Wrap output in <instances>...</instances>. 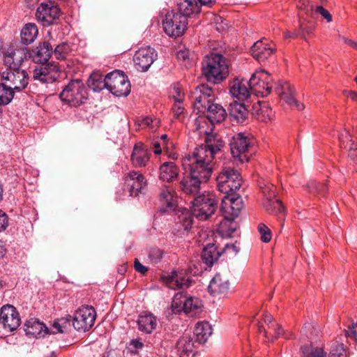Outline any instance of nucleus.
<instances>
[{"instance_id":"nucleus-1","label":"nucleus","mask_w":357,"mask_h":357,"mask_svg":"<svg viewBox=\"0 0 357 357\" xmlns=\"http://www.w3.org/2000/svg\"><path fill=\"white\" fill-rule=\"evenodd\" d=\"M222 147L220 139L209 136L206 144L197 147L191 155L183 159V166L185 171H189L180 182V188L184 193L195 195L199 192L201 183L211 177L215 155L220 153Z\"/></svg>"},{"instance_id":"nucleus-2","label":"nucleus","mask_w":357,"mask_h":357,"mask_svg":"<svg viewBox=\"0 0 357 357\" xmlns=\"http://www.w3.org/2000/svg\"><path fill=\"white\" fill-rule=\"evenodd\" d=\"M213 90L207 84L197 86L192 96L194 100V110H197V114L204 113L206 111L207 112L206 116H199L195 121V130L199 134L205 135V143L204 144H206V138L209 136H212L223 142L220 137L211 133L212 125L215 123H220L227 115L226 110L223 107L213 102ZM222 144L224 145V143Z\"/></svg>"},{"instance_id":"nucleus-3","label":"nucleus","mask_w":357,"mask_h":357,"mask_svg":"<svg viewBox=\"0 0 357 357\" xmlns=\"http://www.w3.org/2000/svg\"><path fill=\"white\" fill-rule=\"evenodd\" d=\"M202 74L208 82L213 84L220 83L229 75V66L226 59L216 53L207 55L202 63Z\"/></svg>"},{"instance_id":"nucleus-4","label":"nucleus","mask_w":357,"mask_h":357,"mask_svg":"<svg viewBox=\"0 0 357 357\" xmlns=\"http://www.w3.org/2000/svg\"><path fill=\"white\" fill-rule=\"evenodd\" d=\"M191 203L192 215L200 220H206L215 211L218 201L213 194L207 192L196 197Z\"/></svg>"},{"instance_id":"nucleus-5","label":"nucleus","mask_w":357,"mask_h":357,"mask_svg":"<svg viewBox=\"0 0 357 357\" xmlns=\"http://www.w3.org/2000/svg\"><path fill=\"white\" fill-rule=\"evenodd\" d=\"M87 98L86 88L80 79L71 80L60 93L61 101L72 107L79 106Z\"/></svg>"},{"instance_id":"nucleus-6","label":"nucleus","mask_w":357,"mask_h":357,"mask_svg":"<svg viewBox=\"0 0 357 357\" xmlns=\"http://www.w3.org/2000/svg\"><path fill=\"white\" fill-rule=\"evenodd\" d=\"M216 181L219 191L225 195L235 192L241 185L239 173L231 167H224L217 176Z\"/></svg>"},{"instance_id":"nucleus-7","label":"nucleus","mask_w":357,"mask_h":357,"mask_svg":"<svg viewBox=\"0 0 357 357\" xmlns=\"http://www.w3.org/2000/svg\"><path fill=\"white\" fill-rule=\"evenodd\" d=\"M187 24L188 18L178 11L168 12L162 20L164 31L171 37L181 36L186 29Z\"/></svg>"},{"instance_id":"nucleus-8","label":"nucleus","mask_w":357,"mask_h":357,"mask_svg":"<svg viewBox=\"0 0 357 357\" xmlns=\"http://www.w3.org/2000/svg\"><path fill=\"white\" fill-rule=\"evenodd\" d=\"M268 73L264 70H257L249 80V86L252 93L256 96L265 97L270 94L273 84Z\"/></svg>"},{"instance_id":"nucleus-9","label":"nucleus","mask_w":357,"mask_h":357,"mask_svg":"<svg viewBox=\"0 0 357 357\" xmlns=\"http://www.w3.org/2000/svg\"><path fill=\"white\" fill-rule=\"evenodd\" d=\"M107 89L116 96H127L130 92V84L128 77L119 70L108 73Z\"/></svg>"},{"instance_id":"nucleus-10","label":"nucleus","mask_w":357,"mask_h":357,"mask_svg":"<svg viewBox=\"0 0 357 357\" xmlns=\"http://www.w3.org/2000/svg\"><path fill=\"white\" fill-rule=\"evenodd\" d=\"M264 195L263 205L270 213L278 215L284 212V206L280 199L275 198V186L270 183H262L259 185Z\"/></svg>"},{"instance_id":"nucleus-11","label":"nucleus","mask_w":357,"mask_h":357,"mask_svg":"<svg viewBox=\"0 0 357 357\" xmlns=\"http://www.w3.org/2000/svg\"><path fill=\"white\" fill-rule=\"evenodd\" d=\"M96 317V310L92 306H83L75 312L73 326L78 331H89L93 326Z\"/></svg>"},{"instance_id":"nucleus-12","label":"nucleus","mask_w":357,"mask_h":357,"mask_svg":"<svg viewBox=\"0 0 357 357\" xmlns=\"http://www.w3.org/2000/svg\"><path fill=\"white\" fill-rule=\"evenodd\" d=\"M2 79L13 91H20L29 83V76L24 70H6L1 74Z\"/></svg>"},{"instance_id":"nucleus-13","label":"nucleus","mask_w":357,"mask_h":357,"mask_svg":"<svg viewBox=\"0 0 357 357\" xmlns=\"http://www.w3.org/2000/svg\"><path fill=\"white\" fill-rule=\"evenodd\" d=\"M251 139L243 133L235 135L230 142L231 153L234 158H238L240 162L248 161L247 152L251 145Z\"/></svg>"},{"instance_id":"nucleus-14","label":"nucleus","mask_w":357,"mask_h":357,"mask_svg":"<svg viewBox=\"0 0 357 357\" xmlns=\"http://www.w3.org/2000/svg\"><path fill=\"white\" fill-rule=\"evenodd\" d=\"M60 9L54 3H42L37 8L36 16L38 20L45 26L56 22L60 16Z\"/></svg>"},{"instance_id":"nucleus-15","label":"nucleus","mask_w":357,"mask_h":357,"mask_svg":"<svg viewBox=\"0 0 357 357\" xmlns=\"http://www.w3.org/2000/svg\"><path fill=\"white\" fill-rule=\"evenodd\" d=\"M157 58L155 50L150 46L143 47L135 52L133 62L135 68L142 72L146 71Z\"/></svg>"},{"instance_id":"nucleus-16","label":"nucleus","mask_w":357,"mask_h":357,"mask_svg":"<svg viewBox=\"0 0 357 357\" xmlns=\"http://www.w3.org/2000/svg\"><path fill=\"white\" fill-rule=\"evenodd\" d=\"M59 67L54 63H43L37 66L33 74L35 80H38L43 84L52 83L60 76Z\"/></svg>"},{"instance_id":"nucleus-17","label":"nucleus","mask_w":357,"mask_h":357,"mask_svg":"<svg viewBox=\"0 0 357 357\" xmlns=\"http://www.w3.org/2000/svg\"><path fill=\"white\" fill-rule=\"evenodd\" d=\"M243 208L242 199L236 195L229 193L222 198L220 211L225 218H236Z\"/></svg>"},{"instance_id":"nucleus-18","label":"nucleus","mask_w":357,"mask_h":357,"mask_svg":"<svg viewBox=\"0 0 357 357\" xmlns=\"http://www.w3.org/2000/svg\"><path fill=\"white\" fill-rule=\"evenodd\" d=\"M0 323L5 329L12 332L15 331L21 324V319L16 308L10 305H4L0 312Z\"/></svg>"},{"instance_id":"nucleus-19","label":"nucleus","mask_w":357,"mask_h":357,"mask_svg":"<svg viewBox=\"0 0 357 357\" xmlns=\"http://www.w3.org/2000/svg\"><path fill=\"white\" fill-rule=\"evenodd\" d=\"M229 93L240 102L248 100L252 92L249 86V81L243 78H235L229 85Z\"/></svg>"},{"instance_id":"nucleus-20","label":"nucleus","mask_w":357,"mask_h":357,"mask_svg":"<svg viewBox=\"0 0 357 357\" xmlns=\"http://www.w3.org/2000/svg\"><path fill=\"white\" fill-rule=\"evenodd\" d=\"M275 91L290 107L298 110L304 109V105L296 99L294 89L289 83L286 82H279Z\"/></svg>"},{"instance_id":"nucleus-21","label":"nucleus","mask_w":357,"mask_h":357,"mask_svg":"<svg viewBox=\"0 0 357 357\" xmlns=\"http://www.w3.org/2000/svg\"><path fill=\"white\" fill-rule=\"evenodd\" d=\"M275 50V45L266 39H263L254 43L251 47V54L259 62H264L274 53Z\"/></svg>"},{"instance_id":"nucleus-22","label":"nucleus","mask_w":357,"mask_h":357,"mask_svg":"<svg viewBox=\"0 0 357 357\" xmlns=\"http://www.w3.org/2000/svg\"><path fill=\"white\" fill-rule=\"evenodd\" d=\"M125 183L130 196H137L146 185L144 176L137 171H132L125 178Z\"/></svg>"},{"instance_id":"nucleus-23","label":"nucleus","mask_w":357,"mask_h":357,"mask_svg":"<svg viewBox=\"0 0 357 357\" xmlns=\"http://www.w3.org/2000/svg\"><path fill=\"white\" fill-rule=\"evenodd\" d=\"M29 56L26 48H19L8 52L4 56V63L6 70H20V67L24 60Z\"/></svg>"},{"instance_id":"nucleus-24","label":"nucleus","mask_w":357,"mask_h":357,"mask_svg":"<svg viewBox=\"0 0 357 357\" xmlns=\"http://www.w3.org/2000/svg\"><path fill=\"white\" fill-rule=\"evenodd\" d=\"M150 156L151 152L147 146L142 143H138L133 148L130 160L135 167H144L149 163Z\"/></svg>"},{"instance_id":"nucleus-25","label":"nucleus","mask_w":357,"mask_h":357,"mask_svg":"<svg viewBox=\"0 0 357 357\" xmlns=\"http://www.w3.org/2000/svg\"><path fill=\"white\" fill-rule=\"evenodd\" d=\"M167 286L172 289L188 288L191 282L189 276L183 271H173L165 278Z\"/></svg>"},{"instance_id":"nucleus-26","label":"nucleus","mask_w":357,"mask_h":357,"mask_svg":"<svg viewBox=\"0 0 357 357\" xmlns=\"http://www.w3.org/2000/svg\"><path fill=\"white\" fill-rule=\"evenodd\" d=\"M208 289L213 296L225 295L229 289V280L219 273L216 274L211 280Z\"/></svg>"},{"instance_id":"nucleus-27","label":"nucleus","mask_w":357,"mask_h":357,"mask_svg":"<svg viewBox=\"0 0 357 357\" xmlns=\"http://www.w3.org/2000/svg\"><path fill=\"white\" fill-rule=\"evenodd\" d=\"M137 324L141 332L151 334L157 327L158 319L152 313L143 312L138 316Z\"/></svg>"},{"instance_id":"nucleus-28","label":"nucleus","mask_w":357,"mask_h":357,"mask_svg":"<svg viewBox=\"0 0 357 357\" xmlns=\"http://www.w3.org/2000/svg\"><path fill=\"white\" fill-rule=\"evenodd\" d=\"M178 174L179 168L173 162H165L159 169V178L164 182H174L177 179Z\"/></svg>"},{"instance_id":"nucleus-29","label":"nucleus","mask_w":357,"mask_h":357,"mask_svg":"<svg viewBox=\"0 0 357 357\" xmlns=\"http://www.w3.org/2000/svg\"><path fill=\"white\" fill-rule=\"evenodd\" d=\"M273 317L271 314H266L264 317V321L268 326V329L266 330L261 325L259 326V331L264 333V336L268 340L273 341V339H277L282 333L280 326L275 322H273Z\"/></svg>"},{"instance_id":"nucleus-30","label":"nucleus","mask_w":357,"mask_h":357,"mask_svg":"<svg viewBox=\"0 0 357 357\" xmlns=\"http://www.w3.org/2000/svg\"><path fill=\"white\" fill-rule=\"evenodd\" d=\"M229 116L231 121L236 123H243L248 116V109L245 105V102L233 101L229 104Z\"/></svg>"},{"instance_id":"nucleus-31","label":"nucleus","mask_w":357,"mask_h":357,"mask_svg":"<svg viewBox=\"0 0 357 357\" xmlns=\"http://www.w3.org/2000/svg\"><path fill=\"white\" fill-rule=\"evenodd\" d=\"M203 303L197 297L185 295L184 313L189 317H196L203 311Z\"/></svg>"},{"instance_id":"nucleus-32","label":"nucleus","mask_w":357,"mask_h":357,"mask_svg":"<svg viewBox=\"0 0 357 357\" xmlns=\"http://www.w3.org/2000/svg\"><path fill=\"white\" fill-rule=\"evenodd\" d=\"M24 331L26 335L30 337H38L44 333H48V328L39 320L31 318L24 323Z\"/></svg>"},{"instance_id":"nucleus-33","label":"nucleus","mask_w":357,"mask_h":357,"mask_svg":"<svg viewBox=\"0 0 357 357\" xmlns=\"http://www.w3.org/2000/svg\"><path fill=\"white\" fill-rule=\"evenodd\" d=\"M202 4L198 0H180L178 3V11L186 18L200 12Z\"/></svg>"},{"instance_id":"nucleus-34","label":"nucleus","mask_w":357,"mask_h":357,"mask_svg":"<svg viewBox=\"0 0 357 357\" xmlns=\"http://www.w3.org/2000/svg\"><path fill=\"white\" fill-rule=\"evenodd\" d=\"M213 333V328L209 322L203 321L197 323L194 330L196 340L200 344L205 343Z\"/></svg>"},{"instance_id":"nucleus-35","label":"nucleus","mask_w":357,"mask_h":357,"mask_svg":"<svg viewBox=\"0 0 357 357\" xmlns=\"http://www.w3.org/2000/svg\"><path fill=\"white\" fill-rule=\"evenodd\" d=\"M194 348V342L190 335H185L177 341L175 349L179 357H183L192 352Z\"/></svg>"},{"instance_id":"nucleus-36","label":"nucleus","mask_w":357,"mask_h":357,"mask_svg":"<svg viewBox=\"0 0 357 357\" xmlns=\"http://www.w3.org/2000/svg\"><path fill=\"white\" fill-rule=\"evenodd\" d=\"M221 254L222 252L217 250L213 243H208L203 250L202 258L206 264L211 266L219 259Z\"/></svg>"},{"instance_id":"nucleus-37","label":"nucleus","mask_w":357,"mask_h":357,"mask_svg":"<svg viewBox=\"0 0 357 357\" xmlns=\"http://www.w3.org/2000/svg\"><path fill=\"white\" fill-rule=\"evenodd\" d=\"M253 114L257 120L265 122L271 119L272 110L267 102H258L253 105Z\"/></svg>"},{"instance_id":"nucleus-38","label":"nucleus","mask_w":357,"mask_h":357,"mask_svg":"<svg viewBox=\"0 0 357 357\" xmlns=\"http://www.w3.org/2000/svg\"><path fill=\"white\" fill-rule=\"evenodd\" d=\"M88 86L96 92L100 91L105 88L107 89V75L104 77L98 72L93 73L88 80Z\"/></svg>"},{"instance_id":"nucleus-39","label":"nucleus","mask_w":357,"mask_h":357,"mask_svg":"<svg viewBox=\"0 0 357 357\" xmlns=\"http://www.w3.org/2000/svg\"><path fill=\"white\" fill-rule=\"evenodd\" d=\"M160 200L165 206L164 211L174 210L176 206V198L174 192L168 187L162 190L160 195Z\"/></svg>"},{"instance_id":"nucleus-40","label":"nucleus","mask_w":357,"mask_h":357,"mask_svg":"<svg viewBox=\"0 0 357 357\" xmlns=\"http://www.w3.org/2000/svg\"><path fill=\"white\" fill-rule=\"evenodd\" d=\"M52 50L51 45L47 42H44L37 47L33 60L36 63H41L47 61L52 54Z\"/></svg>"},{"instance_id":"nucleus-41","label":"nucleus","mask_w":357,"mask_h":357,"mask_svg":"<svg viewBox=\"0 0 357 357\" xmlns=\"http://www.w3.org/2000/svg\"><path fill=\"white\" fill-rule=\"evenodd\" d=\"M38 28L33 23L24 25L21 31V40L22 43L28 45L32 43L38 36Z\"/></svg>"},{"instance_id":"nucleus-42","label":"nucleus","mask_w":357,"mask_h":357,"mask_svg":"<svg viewBox=\"0 0 357 357\" xmlns=\"http://www.w3.org/2000/svg\"><path fill=\"white\" fill-rule=\"evenodd\" d=\"M71 322L73 323V319L70 315L55 320L53 322L51 333L54 334L64 333L70 328Z\"/></svg>"},{"instance_id":"nucleus-43","label":"nucleus","mask_w":357,"mask_h":357,"mask_svg":"<svg viewBox=\"0 0 357 357\" xmlns=\"http://www.w3.org/2000/svg\"><path fill=\"white\" fill-rule=\"evenodd\" d=\"M185 294L177 293L174 295L170 310L172 314H180L184 312Z\"/></svg>"},{"instance_id":"nucleus-44","label":"nucleus","mask_w":357,"mask_h":357,"mask_svg":"<svg viewBox=\"0 0 357 357\" xmlns=\"http://www.w3.org/2000/svg\"><path fill=\"white\" fill-rule=\"evenodd\" d=\"M234 218H225L220 222V231L222 235L231 236L236 229V224L233 221Z\"/></svg>"},{"instance_id":"nucleus-45","label":"nucleus","mask_w":357,"mask_h":357,"mask_svg":"<svg viewBox=\"0 0 357 357\" xmlns=\"http://www.w3.org/2000/svg\"><path fill=\"white\" fill-rule=\"evenodd\" d=\"M303 357H326V354L321 347H314L312 345L301 347Z\"/></svg>"},{"instance_id":"nucleus-46","label":"nucleus","mask_w":357,"mask_h":357,"mask_svg":"<svg viewBox=\"0 0 357 357\" xmlns=\"http://www.w3.org/2000/svg\"><path fill=\"white\" fill-rule=\"evenodd\" d=\"M14 91L6 84H0V105H8L13 98Z\"/></svg>"},{"instance_id":"nucleus-47","label":"nucleus","mask_w":357,"mask_h":357,"mask_svg":"<svg viewBox=\"0 0 357 357\" xmlns=\"http://www.w3.org/2000/svg\"><path fill=\"white\" fill-rule=\"evenodd\" d=\"M192 211L190 212L186 209L181 211V213L178 215L179 221L181 223L185 230L190 229L192 224Z\"/></svg>"},{"instance_id":"nucleus-48","label":"nucleus","mask_w":357,"mask_h":357,"mask_svg":"<svg viewBox=\"0 0 357 357\" xmlns=\"http://www.w3.org/2000/svg\"><path fill=\"white\" fill-rule=\"evenodd\" d=\"M328 357H347V353L343 344L335 343L330 349Z\"/></svg>"},{"instance_id":"nucleus-49","label":"nucleus","mask_w":357,"mask_h":357,"mask_svg":"<svg viewBox=\"0 0 357 357\" xmlns=\"http://www.w3.org/2000/svg\"><path fill=\"white\" fill-rule=\"evenodd\" d=\"M70 48L68 44L63 43L57 45L54 50V54L57 59H65L70 52Z\"/></svg>"},{"instance_id":"nucleus-50","label":"nucleus","mask_w":357,"mask_h":357,"mask_svg":"<svg viewBox=\"0 0 357 357\" xmlns=\"http://www.w3.org/2000/svg\"><path fill=\"white\" fill-rule=\"evenodd\" d=\"M340 141L344 148H348L350 150L357 149V144L353 140L350 134L345 131L344 134H342L340 137Z\"/></svg>"},{"instance_id":"nucleus-51","label":"nucleus","mask_w":357,"mask_h":357,"mask_svg":"<svg viewBox=\"0 0 357 357\" xmlns=\"http://www.w3.org/2000/svg\"><path fill=\"white\" fill-rule=\"evenodd\" d=\"M258 231L261 235V240L264 243H268L271 239V229L264 223L258 225Z\"/></svg>"},{"instance_id":"nucleus-52","label":"nucleus","mask_w":357,"mask_h":357,"mask_svg":"<svg viewBox=\"0 0 357 357\" xmlns=\"http://www.w3.org/2000/svg\"><path fill=\"white\" fill-rule=\"evenodd\" d=\"M144 343L139 339L132 340L128 345V349L132 354H137L144 348Z\"/></svg>"},{"instance_id":"nucleus-53","label":"nucleus","mask_w":357,"mask_h":357,"mask_svg":"<svg viewBox=\"0 0 357 357\" xmlns=\"http://www.w3.org/2000/svg\"><path fill=\"white\" fill-rule=\"evenodd\" d=\"M172 112L174 118L181 120L185 115V107L183 102H174L172 106Z\"/></svg>"},{"instance_id":"nucleus-54","label":"nucleus","mask_w":357,"mask_h":357,"mask_svg":"<svg viewBox=\"0 0 357 357\" xmlns=\"http://www.w3.org/2000/svg\"><path fill=\"white\" fill-rule=\"evenodd\" d=\"M171 96L174 99V102H183L184 93L178 84L174 85L171 91Z\"/></svg>"},{"instance_id":"nucleus-55","label":"nucleus","mask_w":357,"mask_h":357,"mask_svg":"<svg viewBox=\"0 0 357 357\" xmlns=\"http://www.w3.org/2000/svg\"><path fill=\"white\" fill-rule=\"evenodd\" d=\"M158 119L146 116L142 119L139 126L144 128L150 127L151 128L153 129L158 126Z\"/></svg>"},{"instance_id":"nucleus-56","label":"nucleus","mask_w":357,"mask_h":357,"mask_svg":"<svg viewBox=\"0 0 357 357\" xmlns=\"http://www.w3.org/2000/svg\"><path fill=\"white\" fill-rule=\"evenodd\" d=\"M312 31V26H307L303 23H301L299 29L296 33V36H299L303 38H305L307 35H310Z\"/></svg>"},{"instance_id":"nucleus-57","label":"nucleus","mask_w":357,"mask_h":357,"mask_svg":"<svg viewBox=\"0 0 357 357\" xmlns=\"http://www.w3.org/2000/svg\"><path fill=\"white\" fill-rule=\"evenodd\" d=\"M315 11L317 13L320 14L324 19H326L328 22H331L332 21V15L322 6H317Z\"/></svg>"},{"instance_id":"nucleus-58","label":"nucleus","mask_w":357,"mask_h":357,"mask_svg":"<svg viewBox=\"0 0 357 357\" xmlns=\"http://www.w3.org/2000/svg\"><path fill=\"white\" fill-rule=\"evenodd\" d=\"M8 226V216L5 212L0 209V231H3Z\"/></svg>"},{"instance_id":"nucleus-59","label":"nucleus","mask_w":357,"mask_h":357,"mask_svg":"<svg viewBox=\"0 0 357 357\" xmlns=\"http://www.w3.org/2000/svg\"><path fill=\"white\" fill-rule=\"evenodd\" d=\"M177 58L179 60H186L189 58V50L187 49H183L177 52Z\"/></svg>"},{"instance_id":"nucleus-60","label":"nucleus","mask_w":357,"mask_h":357,"mask_svg":"<svg viewBox=\"0 0 357 357\" xmlns=\"http://www.w3.org/2000/svg\"><path fill=\"white\" fill-rule=\"evenodd\" d=\"M162 143L159 141H155L153 143V152L156 155H159L162 153Z\"/></svg>"},{"instance_id":"nucleus-61","label":"nucleus","mask_w":357,"mask_h":357,"mask_svg":"<svg viewBox=\"0 0 357 357\" xmlns=\"http://www.w3.org/2000/svg\"><path fill=\"white\" fill-rule=\"evenodd\" d=\"M135 268L137 272L144 273L147 271V268L143 266L137 259L135 261Z\"/></svg>"},{"instance_id":"nucleus-62","label":"nucleus","mask_w":357,"mask_h":357,"mask_svg":"<svg viewBox=\"0 0 357 357\" xmlns=\"http://www.w3.org/2000/svg\"><path fill=\"white\" fill-rule=\"evenodd\" d=\"M343 93L345 96L350 98L353 100H355L357 102V93L356 92L353 91L344 90L343 91Z\"/></svg>"},{"instance_id":"nucleus-63","label":"nucleus","mask_w":357,"mask_h":357,"mask_svg":"<svg viewBox=\"0 0 357 357\" xmlns=\"http://www.w3.org/2000/svg\"><path fill=\"white\" fill-rule=\"evenodd\" d=\"M159 142L162 143L163 149H168L169 142L167 141V135H162L160 137Z\"/></svg>"},{"instance_id":"nucleus-64","label":"nucleus","mask_w":357,"mask_h":357,"mask_svg":"<svg viewBox=\"0 0 357 357\" xmlns=\"http://www.w3.org/2000/svg\"><path fill=\"white\" fill-rule=\"evenodd\" d=\"M344 42L347 44L348 45L355 48L357 50V42L356 41H354L351 39H349V38H344Z\"/></svg>"}]
</instances>
